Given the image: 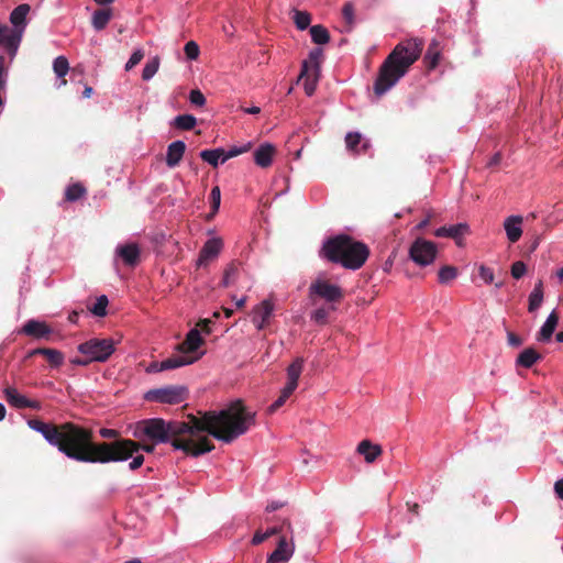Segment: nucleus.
I'll return each instance as SVG.
<instances>
[{
    "mask_svg": "<svg viewBox=\"0 0 563 563\" xmlns=\"http://www.w3.org/2000/svg\"><path fill=\"white\" fill-rule=\"evenodd\" d=\"M254 423L255 413L238 399L220 411H198L197 416L190 413L186 421L163 418L141 420L135 423L133 437L154 443H169L174 450L198 457L214 449L211 440L200 433L207 432L217 440L231 443Z\"/></svg>",
    "mask_w": 563,
    "mask_h": 563,
    "instance_id": "nucleus-1",
    "label": "nucleus"
},
{
    "mask_svg": "<svg viewBox=\"0 0 563 563\" xmlns=\"http://www.w3.org/2000/svg\"><path fill=\"white\" fill-rule=\"evenodd\" d=\"M27 426L40 432L51 445L56 446L67 457L81 463L123 462L140 450L153 453L157 444L131 439L97 442L91 429L74 422L55 424L40 419H30Z\"/></svg>",
    "mask_w": 563,
    "mask_h": 563,
    "instance_id": "nucleus-2",
    "label": "nucleus"
},
{
    "mask_svg": "<svg viewBox=\"0 0 563 563\" xmlns=\"http://www.w3.org/2000/svg\"><path fill=\"white\" fill-rule=\"evenodd\" d=\"M423 48V41L410 38L398 43L379 67L374 82L376 96H383L394 87L409 70L410 66L419 59Z\"/></svg>",
    "mask_w": 563,
    "mask_h": 563,
    "instance_id": "nucleus-3",
    "label": "nucleus"
},
{
    "mask_svg": "<svg viewBox=\"0 0 563 563\" xmlns=\"http://www.w3.org/2000/svg\"><path fill=\"white\" fill-rule=\"evenodd\" d=\"M368 246L347 234H338L324 241L320 256L351 271L360 269L369 256Z\"/></svg>",
    "mask_w": 563,
    "mask_h": 563,
    "instance_id": "nucleus-4",
    "label": "nucleus"
},
{
    "mask_svg": "<svg viewBox=\"0 0 563 563\" xmlns=\"http://www.w3.org/2000/svg\"><path fill=\"white\" fill-rule=\"evenodd\" d=\"M309 297L312 301L316 298L323 299L330 306L340 303L344 298V290L325 279H317L309 286Z\"/></svg>",
    "mask_w": 563,
    "mask_h": 563,
    "instance_id": "nucleus-5",
    "label": "nucleus"
},
{
    "mask_svg": "<svg viewBox=\"0 0 563 563\" xmlns=\"http://www.w3.org/2000/svg\"><path fill=\"white\" fill-rule=\"evenodd\" d=\"M409 258L420 267L431 265L438 255L437 244L423 238H417L410 245Z\"/></svg>",
    "mask_w": 563,
    "mask_h": 563,
    "instance_id": "nucleus-6",
    "label": "nucleus"
},
{
    "mask_svg": "<svg viewBox=\"0 0 563 563\" xmlns=\"http://www.w3.org/2000/svg\"><path fill=\"white\" fill-rule=\"evenodd\" d=\"M78 351L92 362H106L114 352L112 339H90L78 346Z\"/></svg>",
    "mask_w": 563,
    "mask_h": 563,
    "instance_id": "nucleus-7",
    "label": "nucleus"
},
{
    "mask_svg": "<svg viewBox=\"0 0 563 563\" xmlns=\"http://www.w3.org/2000/svg\"><path fill=\"white\" fill-rule=\"evenodd\" d=\"M188 389L180 385H169L162 388L151 389L145 394V399L161 404L177 405L186 400Z\"/></svg>",
    "mask_w": 563,
    "mask_h": 563,
    "instance_id": "nucleus-8",
    "label": "nucleus"
},
{
    "mask_svg": "<svg viewBox=\"0 0 563 563\" xmlns=\"http://www.w3.org/2000/svg\"><path fill=\"white\" fill-rule=\"evenodd\" d=\"M295 552L294 537L289 539L282 536L277 542L276 549L268 555L267 563H287Z\"/></svg>",
    "mask_w": 563,
    "mask_h": 563,
    "instance_id": "nucleus-9",
    "label": "nucleus"
},
{
    "mask_svg": "<svg viewBox=\"0 0 563 563\" xmlns=\"http://www.w3.org/2000/svg\"><path fill=\"white\" fill-rule=\"evenodd\" d=\"M22 34V29H9L5 25L0 26V45L4 46L11 58L16 55Z\"/></svg>",
    "mask_w": 563,
    "mask_h": 563,
    "instance_id": "nucleus-10",
    "label": "nucleus"
},
{
    "mask_svg": "<svg viewBox=\"0 0 563 563\" xmlns=\"http://www.w3.org/2000/svg\"><path fill=\"white\" fill-rule=\"evenodd\" d=\"M4 397H5V400L9 402V405L16 409H24V408H31L34 410L42 409V404L38 400L27 399L25 396L20 394L13 387H7L4 389Z\"/></svg>",
    "mask_w": 563,
    "mask_h": 563,
    "instance_id": "nucleus-11",
    "label": "nucleus"
},
{
    "mask_svg": "<svg viewBox=\"0 0 563 563\" xmlns=\"http://www.w3.org/2000/svg\"><path fill=\"white\" fill-rule=\"evenodd\" d=\"M223 246V242L219 238L208 240L202 249L200 250L199 257L197 261L198 266H206L209 262L217 258L219 253L221 252Z\"/></svg>",
    "mask_w": 563,
    "mask_h": 563,
    "instance_id": "nucleus-12",
    "label": "nucleus"
},
{
    "mask_svg": "<svg viewBox=\"0 0 563 563\" xmlns=\"http://www.w3.org/2000/svg\"><path fill=\"white\" fill-rule=\"evenodd\" d=\"M320 68L319 67H310L307 62L302 63L301 71L298 80L303 81V88L307 96H312L317 88V82L319 79Z\"/></svg>",
    "mask_w": 563,
    "mask_h": 563,
    "instance_id": "nucleus-13",
    "label": "nucleus"
},
{
    "mask_svg": "<svg viewBox=\"0 0 563 563\" xmlns=\"http://www.w3.org/2000/svg\"><path fill=\"white\" fill-rule=\"evenodd\" d=\"M437 238L453 239L459 246L462 245V239L470 234V227L467 223H457L450 227H441L433 232Z\"/></svg>",
    "mask_w": 563,
    "mask_h": 563,
    "instance_id": "nucleus-14",
    "label": "nucleus"
},
{
    "mask_svg": "<svg viewBox=\"0 0 563 563\" xmlns=\"http://www.w3.org/2000/svg\"><path fill=\"white\" fill-rule=\"evenodd\" d=\"M274 311V303L269 299L263 300L253 310V323L258 330L265 329Z\"/></svg>",
    "mask_w": 563,
    "mask_h": 563,
    "instance_id": "nucleus-15",
    "label": "nucleus"
},
{
    "mask_svg": "<svg viewBox=\"0 0 563 563\" xmlns=\"http://www.w3.org/2000/svg\"><path fill=\"white\" fill-rule=\"evenodd\" d=\"M20 332L35 339H48L53 330L45 322L31 319L22 327Z\"/></svg>",
    "mask_w": 563,
    "mask_h": 563,
    "instance_id": "nucleus-16",
    "label": "nucleus"
},
{
    "mask_svg": "<svg viewBox=\"0 0 563 563\" xmlns=\"http://www.w3.org/2000/svg\"><path fill=\"white\" fill-rule=\"evenodd\" d=\"M203 344V339L197 328L191 329L185 340L177 345V350L183 354L194 353Z\"/></svg>",
    "mask_w": 563,
    "mask_h": 563,
    "instance_id": "nucleus-17",
    "label": "nucleus"
},
{
    "mask_svg": "<svg viewBox=\"0 0 563 563\" xmlns=\"http://www.w3.org/2000/svg\"><path fill=\"white\" fill-rule=\"evenodd\" d=\"M276 153V148L271 143L261 144L254 152V162L262 168H267L273 163V157Z\"/></svg>",
    "mask_w": 563,
    "mask_h": 563,
    "instance_id": "nucleus-18",
    "label": "nucleus"
},
{
    "mask_svg": "<svg viewBox=\"0 0 563 563\" xmlns=\"http://www.w3.org/2000/svg\"><path fill=\"white\" fill-rule=\"evenodd\" d=\"M201 355H202V353L198 356H188V355H181V354L172 355L170 357L159 362L158 371L159 372L168 371V369L178 368V367H181L185 365H190L194 362H196L197 360H199Z\"/></svg>",
    "mask_w": 563,
    "mask_h": 563,
    "instance_id": "nucleus-19",
    "label": "nucleus"
},
{
    "mask_svg": "<svg viewBox=\"0 0 563 563\" xmlns=\"http://www.w3.org/2000/svg\"><path fill=\"white\" fill-rule=\"evenodd\" d=\"M522 217L521 216H510L506 218L504 222V229L506 231L507 238L511 243H516L522 235Z\"/></svg>",
    "mask_w": 563,
    "mask_h": 563,
    "instance_id": "nucleus-20",
    "label": "nucleus"
},
{
    "mask_svg": "<svg viewBox=\"0 0 563 563\" xmlns=\"http://www.w3.org/2000/svg\"><path fill=\"white\" fill-rule=\"evenodd\" d=\"M356 452L364 456L366 463H373L382 455L383 450L379 444H374L369 440H363L357 444Z\"/></svg>",
    "mask_w": 563,
    "mask_h": 563,
    "instance_id": "nucleus-21",
    "label": "nucleus"
},
{
    "mask_svg": "<svg viewBox=\"0 0 563 563\" xmlns=\"http://www.w3.org/2000/svg\"><path fill=\"white\" fill-rule=\"evenodd\" d=\"M185 151H186L185 142L175 141V142L170 143L167 147L166 165L170 168L176 167L183 159Z\"/></svg>",
    "mask_w": 563,
    "mask_h": 563,
    "instance_id": "nucleus-22",
    "label": "nucleus"
},
{
    "mask_svg": "<svg viewBox=\"0 0 563 563\" xmlns=\"http://www.w3.org/2000/svg\"><path fill=\"white\" fill-rule=\"evenodd\" d=\"M43 355L52 367H59L64 363V354L55 349L37 347L30 352V356Z\"/></svg>",
    "mask_w": 563,
    "mask_h": 563,
    "instance_id": "nucleus-23",
    "label": "nucleus"
},
{
    "mask_svg": "<svg viewBox=\"0 0 563 563\" xmlns=\"http://www.w3.org/2000/svg\"><path fill=\"white\" fill-rule=\"evenodd\" d=\"M118 255L123 260V262L129 266H135L140 260V249L136 244H125L121 245L117 249Z\"/></svg>",
    "mask_w": 563,
    "mask_h": 563,
    "instance_id": "nucleus-24",
    "label": "nucleus"
},
{
    "mask_svg": "<svg viewBox=\"0 0 563 563\" xmlns=\"http://www.w3.org/2000/svg\"><path fill=\"white\" fill-rule=\"evenodd\" d=\"M559 322V314L556 311H552L549 317L547 318L545 322L541 327L540 331L537 334V340L539 342H548L550 341L553 332L555 331V328Z\"/></svg>",
    "mask_w": 563,
    "mask_h": 563,
    "instance_id": "nucleus-25",
    "label": "nucleus"
},
{
    "mask_svg": "<svg viewBox=\"0 0 563 563\" xmlns=\"http://www.w3.org/2000/svg\"><path fill=\"white\" fill-rule=\"evenodd\" d=\"M303 363L305 361L302 357H296L295 361L287 367L286 386H289L295 389L297 388L299 377L302 373Z\"/></svg>",
    "mask_w": 563,
    "mask_h": 563,
    "instance_id": "nucleus-26",
    "label": "nucleus"
},
{
    "mask_svg": "<svg viewBox=\"0 0 563 563\" xmlns=\"http://www.w3.org/2000/svg\"><path fill=\"white\" fill-rule=\"evenodd\" d=\"M30 10L31 7L26 3H22L13 9L10 14V22L14 26L13 29H22L24 31L26 25V15Z\"/></svg>",
    "mask_w": 563,
    "mask_h": 563,
    "instance_id": "nucleus-27",
    "label": "nucleus"
},
{
    "mask_svg": "<svg viewBox=\"0 0 563 563\" xmlns=\"http://www.w3.org/2000/svg\"><path fill=\"white\" fill-rule=\"evenodd\" d=\"M542 358L541 354L534 349H525L517 357L516 365L525 368L532 367L538 361Z\"/></svg>",
    "mask_w": 563,
    "mask_h": 563,
    "instance_id": "nucleus-28",
    "label": "nucleus"
},
{
    "mask_svg": "<svg viewBox=\"0 0 563 563\" xmlns=\"http://www.w3.org/2000/svg\"><path fill=\"white\" fill-rule=\"evenodd\" d=\"M112 18V10L110 8L98 9L92 14L91 24L95 30H103Z\"/></svg>",
    "mask_w": 563,
    "mask_h": 563,
    "instance_id": "nucleus-29",
    "label": "nucleus"
},
{
    "mask_svg": "<svg viewBox=\"0 0 563 563\" xmlns=\"http://www.w3.org/2000/svg\"><path fill=\"white\" fill-rule=\"evenodd\" d=\"M440 60V47L439 43L433 41L429 44L423 62L428 70L434 69Z\"/></svg>",
    "mask_w": 563,
    "mask_h": 563,
    "instance_id": "nucleus-30",
    "label": "nucleus"
},
{
    "mask_svg": "<svg viewBox=\"0 0 563 563\" xmlns=\"http://www.w3.org/2000/svg\"><path fill=\"white\" fill-rule=\"evenodd\" d=\"M240 267L241 263L238 261H232L224 269L223 278H222V286L229 287L238 280V277L240 275Z\"/></svg>",
    "mask_w": 563,
    "mask_h": 563,
    "instance_id": "nucleus-31",
    "label": "nucleus"
},
{
    "mask_svg": "<svg viewBox=\"0 0 563 563\" xmlns=\"http://www.w3.org/2000/svg\"><path fill=\"white\" fill-rule=\"evenodd\" d=\"M542 301H543V282L539 280L534 285L533 290L529 295L528 311L529 312L537 311L540 308Z\"/></svg>",
    "mask_w": 563,
    "mask_h": 563,
    "instance_id": "nucleus-32",
    "label": "nucleus"
},
{
    "mask_svg": "<svg viewBox=\"0 0 563 563\" xmlns=\"http://www.w3.org/2000/svg\"><path fill=\"white\" fill-rule=\"evenodd\" d=\"M225 151L221 147L214 150H203L200 152V157L202 161L207 162L213 167H217L219 163H221L222 157H224Z\"/></svg>",
    "mask_w": 563,
    "mask_h": 563,
    "instance_id": "nucleus-33",
    "label": "nucleus"
},
{
    "mask_svg": "<svg viewBox=\"0 0 563 563\" xmlns=\"http://www.w3.org/2000/svg\"><path fill=\"white\" fill-rule=\"evenodd\" d=\"M310 35L312 42L319 45L327 44L330 41L329 31L320 24L310 27Z\"/></svg>",
    "mask_w": 563,
    "mask_h": 563,
    "instance_id": "nucleus-34",
    "label": "nucleus"
},
{
    "mask_svg": "<svg viewBox=\"0 0 563 563\" xmlns=\"http://www.w3.org/2000/svg\"><path fill=\"white\" fill-rule=\"evenodd\" d=\"M86 192L87 190L81 184H71L66 188L65 200L69 202L77 201L80 198H82L86 195Z\"/></svg>",
    "mask_w": 563,
    "mask_h": 563,
    "instance_id": "nucleus-35",
    "label": "nucleus"
},
{
    "mask_svg": "<svg viewBox=\"0 0 563 563\" xmlns=\"http://www.w3.org/2000/svg\"><path fill=\"white\" fill-rule=\"evenodd\" d=\"M197 124V119L191 114H180L174 119L173 125L176 129L189 131Z\"/></svg>",
    "mask_w": 563,
    "mask_h": 563,
    "instance_id": "nucleus-36",
    "label": "nucleus"
},
{
    "mask_svg": "<svg viewBox=\"0 0 563 563\" xmlns=\"http://www.w3.org/2000/svg\"><path fill=\"white\" fill-rule=\"evenodd\" d=\"M53 68L58 78H62V84H66V79L64 78L69 70V63L65 56H58L54 59Z\"/></svg>",
    "mask_w": 563,
    "mask_h": 563,
    "instance_id": "nucleus-37",
    "label": "nucleus"
},
{
    "mask_svg": "<svg viewBox=\"0 0 563 563\" xmlns=\"http://www.w3.org/2000/svg\"><path fill=\"white\" fill-rule=\"evenodd\" d=\"M295 390H296L295 388H291L289 386H285L282 389L280 395L278 396V398L268 407V412L269 413L276 412L280 407H283L285 405L287 399L292 395V393Z\"/></svg>",
    "mask_w": 563,
    "mask_h": 563,
    "instance_id": "nucleus-38",
    "label": "nucleus"
},
{
    "mask_svg": "<svg viewBox=\"0 0 563 563\" xmlns=\"http://www.w3.org/2000/svg\"><path fill=\"white\" fill-rule=\"evenodd\" d=\"M335 309V306L330 305L328 307H320L311 313V320L317 324H325L328 323L330 312L334 311Z\"/></svg>",
    "mask_w": 563,
    "mask_h": 563,
    "instance_id": "nucleus-39",
    "label": "nucleus"
},
{
    "mask_svg": "<svg viewBox=\"0 0 563 563\" xmlns=\"http://www.w3.org/2000/svg\"><path fill=\"white\" fill-rule=\"evenodd\" d=\"M457 277V268L452 265H444L438 272L440 284H448Z\"/></svg>",
    "mask_w": 563,
    "mask_h": 563,
    "instance_id": "nucleus-40",
    "label": "nucleus"
},
{
    "mask_svg": "<svg viewBox=\"0 0 563 563\" xmlns=\"http://www.w3.org/2000/svg\"><path fill=\"white\" fill-rule=\"evenodd\" d=\"M109 300L107 296L102 295L97 298L92 306H88V310L96 317H104L107 314V307Z\"/></svg>",
    "mask_w": 563,
    "mask_h": 563,
    "instance_id": "nucleus-41",
    "label": "nucleus"
},
{
    "mask_svg": "<svg viewBox=\"0 0 563 563\" xmlns=\"http://www.w3.org/2000/svg\"><path fill=\"white\" fill-rule=\"evenodd\" d=\"M161 59L158 56H154L145 64L142 71V79L150 80L158 70Z\"/></svg>",
    "mask_w": 563,
    "mask_h": 563,
    "instance_id": "nucleus-42",
    "label": "nucleus"
},
{
    "mask_svg": "<svg viewBox=\"0 0 563 563\" xmlns=\"http://www.w3.org/2000/svg\"><path fill=\"white\" fill-rule=\"evenodd\" d=\"M294 22L299 30H306L310 22V14L306 11H295Z\"/></svg>",
    "mask_w": 563,
    "mask_h": 563,
    "instance_id": "nucleus-43",
    "label": "nucleus"
},
{
    "mask_svg": "<svg viewBox=\"0 0 563 563\" xmlns=\"http://www.w3.org/2000/svg\"><path fill=\"white\" fill-rule=\"evenodd\" d=\"M361 140H362V135L360 133H357V132L347 133L345 136V143H346L347 150H350L354 153H358L357 146L361 143Z\"/></svg>",
    "mask_w": 563,
    "mask_h": 563,
    "instance_id": "nucleus-44",
    "label": "nucleus"
},
{
    "mask_svg": "<svg viewBox=\"0 0 563 563\" xmlns=\"http://www.w3.org/2000/svg\"><path fill=\"white\" fill-rule=\"evenodd\" d=\"M210 199H211V208L212 212L208 217V219H211L219 210L220 201H221V192L220 188L218 186L213 187L210 192Z\"/></svg>",
    "mask_w": 563,
    "mask_h": 563,
    "instance_id": "nucleus-45",
    "label": "nucleus"
},
{
    "mask_svg": "<svg viewBox=\"0 0 563 563\" xmlns=\"http://www.w3.org/2000/svg\"><path fill=\"white\" fill-rule=\"evenodd\" d=\"M354 11V5L351 2H346L343 5L342 15L346 24L349 25V29H352L355 22Z\"/></svg>",
    "mask_w": 563,
    "mask_h": 563,
    "instance_id": "nucleus-46",
    "label": "nucleus"
},
{
    "mask_svg": "<svg viewBox=\"0 0 563 563\" xmlns=\"http://www.w3.org/2000/svg\"><path fill=\"white\" fill-rule=\"evenodd\" d=\"M184 51L187 58L190 60L197 59L200 53L199 46L195 41L187 42L185 44Z\"/></svg>",
    "mask_w": 563,
    "mask_h": 563,
    "instance_id": "nucleus-47",
    "label": "nucleus"
},
{
    "mask_svg": "<svg viewBox=\"0 0 563 563\" xmlns=\"http://www.w3.org/2000/svg\"><path fill=\"white\" fill-rule=\"evenodd\" d=\"M144 57V52L142 49H136L135 52H133V54L131 55V57L129 58V60L126 62L125 64V70L129 71L131 70L133 67H135Z\"/></svg>",
    "mask_w": 563,
    "mask_h": 563,
    "instance_id": "nucleus-48",
    "label": "nucleus"
},
{
    "mask_svg": "<svg viewBox=\"0 0 563 563\" xmlns=\"http://www.w3.org/2000/svg\"><path fill=\"white\" fill-rule=\"evenodd\" d=\"M527 272V266L523 262L517 261L511 265V276L515 279H520Z\"/></svg>",
    "mask_w": 563,
    "mask_h": 563,
    "instance_id": "nucleus-49",
    "label": "nucleus"
},
{
    "mask_svg": "<svg viewBox=\"0 0 563 563\" xmlns=\"http://www.w3.org/2000/svg\"><path fill=\"white\" fill-rule=\"evenodd\" d=\"M189 101L197 107H202L206 103V97L199 89H194L189 93Z\"/></svg>",
    "mask_w": 563,
    "mask_h": 563,
    "instance_id": "nucleus-50",
    "label": "nucleus"
},
{
    "mask_svg": "<svg viewBox=\"0 0 563 563\" xmlns=\"http://www.w3.org/2000/svg\"><path fill=\"white\" fill-rule=\"evenodd\" d=\"M249 148H250V144L246 146H242V147L233 146L228 152H225L224 157H222V159H221V164L225 163L228 159H230L232 157H235L240 154L247 152Z\"/></svg>",
    "mask_w": 563,
    "mask_h": 563,
    "instance_id": "nucleus-51",
    "label": "nucleus"
},
{
    "mask_svg": "<svg viewBox=\"0 0 563 563\" xmlns=\"http://www.w3.org/2000/svg\"><path fill=\"white\" fill-rule=\"evenodd\" d=\"M99 434L103 439H112L113 441L125 440L124 438L120 437V432L115 429L101 428L99 430Z\"/></svg>",
    "mask_w": 563,
    "mask_h": 563,
    "instance_id": "nucleus-52",
    "label": "nucleus"
},
{
    "mask_svg": "<svg viewBox=\"0 0 563 563\" xmlns=\"http://www.w3.org/2000/svg\"><path fill=\"white\" fill-rule=\"evenodd\" d=\"M322 57V49L314 48L309 54V60H306L310 67H319L320 68V60Z\"/></svg>",
    "mask_w": 563,
    "mask_h": 563,
    "instance_id": "nucleus-53",
    "label": "nucleus"
},
{
    "mask_svg": "<svg viewBox=\"0 0 563 563\" xmlns=\"http://www.w3.org/2000/svg\"><path fill=\"white\" fill-rule=\"evenodd\" d=\"M479 276L485 280L487 284H492L494 282V272L492 268L481 265L478 269Z\"/></svg>",
    "mask_w": 563,
    "mask_h": 563,
    "instance_id": "nucleus-54",
    "label": "nucleus"
},
{
    "mask_svg": "<svg viewBox=\"0 0 563 563\" xmlns=\"http://www.w3.org/2000/svg\"><path fill=\"white\" fill-rule=\"evenodd\" d=\"M8 71L5 69V58L0 55V90H3L7 85Z\"/></svg>",
    "mask_w": 563,
    "mask_h": 563,
    "instance_id": "nucleus-55",
    "label": "nucleus"
},
{
    "mask_svg": "<svg viewBox=\"0 0 563 563\" xmlns=\"http://www.w3.org/2000/svg\"><path fill=\"white\" fill-rule=\"evenodd\" d=\"M507 340L508 344L514 347H519L523 343V340L511 331H507Z\"/></svg>",
    "mask_w": 563,
    "mask_h": 563,
    "instance_id": "nucleus-56",
    "label": "nucleus"
},
{
    "mask_svg": "<svg viewBox=\"0 0 563 563\" xmlns=\"http://www.w3.org/2000/svg\"><path fill=\"white\" fill-rule=\"evenodd\" d=\"M267 539H268V537L266 534V531L262 532L261 530H256L251 540V544L258 545V544L263 543L264 541H266Z\"/></svg>",
    "mask_w": 563,
    "mask_h": 563,
    "instance_id": "nucleus-57",
    "label": "nucleus"
},
{
    "mask_svg": "<svg viewBox=\"0 0 563 563\" xmlns=\"http://www.w3.org/2000/svg\"><path fill=\"white\" fill-rule=\"evenodd\" d=\"M132 457H133V460L130 462L129 468L131 471H135L143 465L144 456L142 454H136V455L134 454Z\"/></svg>",
    "mask_w": 563,
    "mask_h": 563,
    "instance_id": "nucleus-58",
    "label": "nucleus"
},
{
    "mask_svg": "<svg viewBox=\"0 0 563 563\" xmlns=\"http://www.w3.org/2000/svg\"><path fill=\"white\" fill-rule=\"evenodd\" d=\"M212 323L211 319H200L197 323V327H199L205 333L209 334L211 332L210 324Z\"/></svg>",
    "mask_w": 563,
    "mask_h": 563,
    "instance_id": "nucleus-59",
    "label": "nucleus"
},
{
    "mask_svg": "<svg viewBox=\"0 0 563 563\" xmlns=\"http://www.w3.org/2000/svg\"><path fill=\"white\" fill-rule=\"evenodd\" d=\"M432 217H433V212L428 211L426 218L416 225V229L423 230L424 228H427L429 225Z\"/></svg>",
    "mask_w": 563,
    "mask_h": 563,
    "instance_id": "nucleus-60",
    "label": "nucleus"
},
{
    "mask_svg": "<svg viewBox=\"0 0 563 563\" xmlns=\"http://www.w3.org/2000/svg\"><path fill=\"white\" fill-rule=\"evenodd\" d=\"M554 490L559 498L563 499V478L559 479L554 484Z\"/></svg>",
    "mask_w": 563,
    "mask_h": 563,
    "instance_id": "nucleus-61",
    "label": "nucleus"
},
{
    "mask_svg": "<svg viewBox=\"0 0 563 563\" xmlns=\"http://www.w3.org/2000/svg\"><path fill=\"white\" fill-rule=\"evenodd\" d=\"M500 162H501V154L498 152V153H495L490 157L489 162L487 163V166L488 167L497 166Z\"/></svg>",
    "mask_w": 563,
    "mask_h": 563,
    "instance_id": "nucleus-62",
    "label": "nucleus"
},
{
    "mask_svg": "<svg viewBox=\"0 0 563 563\" xmlns=\"http://www.w3.org/2000/svg\"><path fill=\"white\" fill-rule=\"evenodd\" d=\"M282 532H283V527H279V526L272 527L266 530V534H267L268 539L273 536L280 534Z\"/></svg>",
    "mask_w": 563,
    "mask_h": 563,
    "instance_id": "nucleus-63",
    "label": "nucleus"
},
{
    "mask_svg": "<svg viewBox=\"0 0 563 563\" xmlns=\"http://www.w3.org/2000/svg\"><path fill=\"white\" fill-rule=\"evenodd\" d=\"M283 507L282 503L278 501H272L266 506V511L272 512Z\"/></svg>",
    "mask_w": 563,
    "mask_h": 563,
    "instance_id": "nucleus-64",
    "label": "nucleus"
}]
</instances>
